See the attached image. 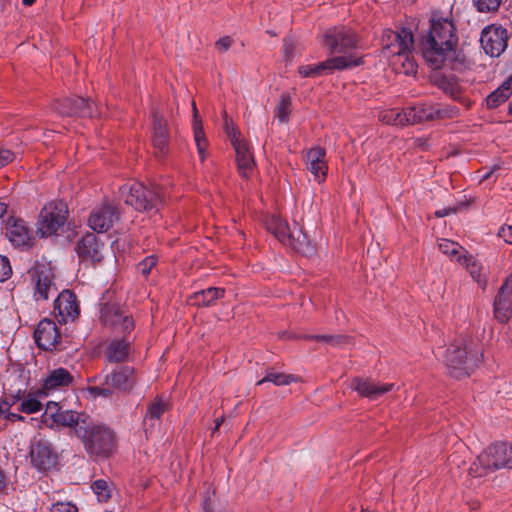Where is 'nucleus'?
Masks as SVG:
<instances>
[{
  "label": "nucleus",
  "instance_id": "7ed1b4c3",
  "mask_svg": "<svg viewBox=\"0 0 512 512\" xmlns=\"http://www.w3.org/2000/svg\"><path fill=\"white\" fill-rule=\"evenodd\" d=\"M481 361L480 350L463 338L455 340L445 354V364L455 378L468 376Z\"/></svg>",
  "mask_w": 512,
  "mask_h": 512
},
{
  "label": "nucleus",
  "instance_id": "f8f14e48",
  "mask_svg": "<svg viewBox=\"0 0 512 512\" xmlns=\"http://www.w3.org/2000/svg\"><path fill=\"white\" fill-rule=\"evenodd\" d=\"M408 108L412 125L422 121L453 118L458 115V109L454 107L435 105L427 102L417 103Z\"/></svg>",
  "mask_w": 512,
  "mask_h": 512
},
{
  "label": "nucleus",
  "instance_id": "0e129e2a",
  "mask_svg": "<svg viewBox=\"0 0 512 512\" xmlns=\"http://www.w3.org/2000/svg\"><path fill=\"white\" fill-rule=\"evenodd\" d=\"M416 143H417L418 146L424 147L425 143H426V140H424L422 138H419V139L416 140Z\"/></svg>",
  "mask_w": 512,
  "mask_h": 512
},
{
  "label": "nucleus",
  "instance_id": "c9c22d12",
  "mask_svg": "<svg viewBox=\"0 0 512 512\" xmlns=\"http://www.w3.org/2000/svg\"><path fill=\"white\" fill-rule=\"evenodd\" d=\"M192 106H193V114H194V121H193L194 140L196 143L199 157L203 161L206 158V148L208 145V140L205 136L202 122L198 118V111H197L195 102L192 103Z\"/></svg>",
  "mask_w": 512,
  "mask_h": 512
},
{
  "label": "nucleus",
  "instance_id": "4be33fe9",
  "mask_svg": "<svg viewBox=\"0 0 512 512\" xmlns=\"http://www.w3.org/2000/svg\"><path fill=\"white\" fill-rule=\"evenodd\" d=\"M54 314L59 323L74 321L79 314L76 296L68 290L61 292L54 302Z\"/></svg>",
  "mask_w": 512,
  "mask_h": 512
},
{
  "label": "nucleus",
  "instance_id": "b1692460",
  "mask_svg": "<svg viewBox=\"0 0 512 512\" xmlns=\"http://www.w3.org/2000/svg\"><path fill=\"white\" fill-rule=\"evenodd\" d=\"M34 338L38 347L44 350L56 348L60 334L55 322L47 318L41 320L35 329Z\"/></svg>",
  "mask_w": 512,
  "mask_h": 512
},
{
  "label": "nucleus",
  "instance_id": "c03bdc74",
  "mask_svg": "<svg viewBox=\"0 0 512 512\" xmlns=\"http://www.w3.org/2000/svg\"><path fill=\"white\" fill-rule=\"evenodd\" d=\"M91 488L100 502H105L111 497L109 485L107 481L103 479L95 480L92 483Z\"/></svg>",
  "mask_w": 512,
  "mask_h": 512
},
{
  "label": "nucleus",
  "instance_id": "4c0bfd02",
  "mask_svg": "<svg viewBox=\"0 0 512 512\" xmlns=\"http://www.w3.org/2000/svg\"><path fill=\"white\" fill-rule=\"evenodd\" d=\"M168 408L169 403L167 400H165L162 396L156 397L147 406V411L144 418L145 424H147L148 421L153 422L160 419V417L168 410Z\"/></svg>",
  "mask_w": 512,
  "mask_h": 512
},
{
  "label": "nucleus",
  "instance_id": "3c124183",
  "mask_svg": "<svg viewBox=\"0 0 512 512\" xmlns=\"http://www.w3.org/2000/svg\"><path fill=\"white\" fill-rule=\"evenodd\" d=\"M17 403V395L12 396L11 398L6 397L0 403V416L5 417L8 412L11 411V407Z\"/></svg>",
  "mask_w": 512,
  "mask_h": 512
},
{
  "label": "nucleus",
  "instance_id": "5701e85b",
  "mask_svg": "<svg viewBox=\"0 0 512 512\" xmlns=\"http://www.w3.org/2000/svg\"><path fill=\"white\" fill-rule=\"evenodd\" d=\"M350 386L360 396L371 401L379 399L385 393L392 391L395 388V384L393 383H379L363 378H354L351 381Z\"/></svg>",
  "mask_w": 512,
  "mask_h": 512
},
{
  "label": "nucleus",
  "instance_id": "79ce46f5",
  "mask_svg": "<svg viewBox=\"0 0 512 512\" xmlns=\"http://www.w3.org/2000/svg\"><path fill=\"white\" fill-rule=\"evenodd\" d=\"M204 512H227L224 502L219 500L215 493L209 494L203 500Z\"/></svg>",
  "mask_w": 512,
  "mask_h": 512
},
{
  "label": "nucleus",
  "instance_id": "338daca9",
  "mask_svg": "<svg viewBox=\"0 0 512 512\" xmlns=\"http://www.w3.org/2000/svg\"><path fill=\"white\" fill-rule=\"evenodd\" d=\"M509 112L512 114V102L509 104Z\"/></svg>",
  "mask_w": 512,
  "mask_h": 512
},
{
  "label": "nucleus",
  "instance_id": "72a5a7b5",
  "mask_svg": "<svg viewBox=\"0 0 512 512\" xmlns=\"http://www.w3.org/2000/svg\"><path fill=\"white\" fill-rule=\"evenodd\" d=\"M438 248L452 261H456L459 264L467 261L468 252L457 242L443 238L438 241Z\"/></svg>",
  "mask_w": 512,
  "mask_h": 512
},
{
  "label": "nucleus",
  "instance_id": "20e7f679",
  "mask_svg": "<svg viewBox=\"0 0 512 512\" xmlns=\"http://www.w3.org/2000/svg\"><path fill=\"white\" fill-rule=\"evenodd\" d=\"M265 225L282 244L304 255L314 252L310 239L303 233L298 223L294 222L291 227L280 216L272 214L266 218Z\"/></svg>",
  "mask_w": 512,
  "mask_h": 512
},
{
  "label": "nucleus",
  "instance_id": "864d4df0",
  "mask_svg": "<svg viewBox=\"0 0 512 512\" xmlns=\"http://www.w3.org/2000/svg\"><path fill=\"white\" fill-rule=\"evenodd\" d=\"M14 159V154L8 149L0 148V169Z\"/></svg>",
  "mask_w": 512,
  "mask_h": 512
},
{
  "label": "nucleus",
  "instance_id": "2eb2a0df",
  "mask_svg": "<svg viewBox=\"0 0 512 512\" xmlns=\"http://www.w3.org/2000/svg\"><path fill=\"white\" fill-rule=\"evenodd\" d=\"M30 458L36 469L47 471L55 467L58 455L49 441L40 439L32 443Z\"/></svg>",
  "mask_w": 512,
  "mask_h": 512
},
{
  "label": "nucleus",
  "instance_id": "ddd939ff",
  "mask_svg": "<svg viewBox=\"0 0 512 512\" xmlns=\"http://www.w3.org/2000/svg\"><path fill=\"white\" fill-rule=\"evenodd\" d=\"M507 42L508 32L500 25H489L481 32V47L491 57H499L507 48Z\"/></svg>",
  "mask_w": 512,
  "mask_h": 512
},
{
  "label": "nucleus",
  "instance_id": "603ef678",
  "mask_svg": "<svg viewBox=\"0 0 512 512\" xmlns=\"http://www.w3.org/2000/svg\"><path fill=\"white\" fill-rule=\"evenodd\" d=\"M295 45L292 40L286 39L283 43V54L285 57V60L288 62H291L295 56L294 53Z\"/></svg>",
  "mask_w": 512,
  "mask_h": 512
},
{
  "label": "nucleus",
  "instance_id": "f257e3e1",
  "mask_svg": "<svg viewBox=\"0 0 512 512\" xmlns=\"http://www.w3.org/2000/svg\"><path fill=\"white\" fill-rule=\"evenodd\" d=\"M456 42L457 37L452 21L433 15L429 30L421 40L422 56L432 69H440L451 57Z\"/></svg>",
  "mask_w": 512,
  "mask_h": 512
},
{
  "label": "nucleus",
  "instance_id": "a19ab883",
  "mask_svg": "<svg viewBox=\"0 0 512 512\" xmlns=\"http://www.w3.org/2000/svg\"><path fill=\"white\" fill-rule=\"evenodd\" d=\"M291 100L287 95H282L279 103L275 107V117L279 122L284 123L289 119L290 111H291Z\"/></svg>",
  "mask_w": 512,
  "mask_h": 512
},
{
  "label": "nucleus",
  "instance_id": "4d7b16f0",
  "mask_svg": "<svg viewBox=\"0 0 512 512\" xmlns=\"http://www.w3.org/2000/svg\"><path fill=\"white\" fill-rule=\"evenodd\" d=\"M231 44H232V40L230 37L226 36V37H222L220 38L216 43V48L220 51H227L230 47H231Z\"/></svg>",
  "mask_w": 512,
  "mask_h": 512
},
{
  "label": "nucleus",
  "instance_id": "1a4fd4ad",
  "mask_svg": "<svg viewBox=\"0 0 512 512\" xmlns=\"http://www.w3.org/2000/svg\"><path fill=\"white\" fill-rule=\"evenodd\" d=\"M358 39L356 34L346 27H334L328 29L324 34V44L332 54H343L342 56H355L351 53L357 47Z\"/></svg>",
  "mask_w": 512,
  "mask_h": 512
},
{
  "label": "nucleus",
  "instance_id": "9d476101",
  "mask_svg": "<svg viewBox=\"0 0 512 512\" xmlns=\"http://www.w3.org/2000/svg\"><path fill=\"white\" fill-rule=\"evenodd\" d=\"M362 64L361 57L355 56H335L321 62L317 65H303L299 67V74L303 77L320 76L326 72L334 70L352 69Z\"/></svg>",
  "mask_w": 512,
  "mask_h": 512
},
{
  "label": "nucleus",
  "instance_id": "e433bc0d",
  "mask_svg": "<svg viewBox=\"0 0 512 512\" xmlns=\"http://www.w3.org/2000/svg\"><path fill=\"white\" fill-rule=\"evenodd\" d=\"M16 395L17 402H19V405L17 407L18 412L34 414L42 410L43 405L35 394L28 393L27 395L21 397L20 391H18Z\"/></svg>",
  "mask_w": 512,
  "mask_h": 512
},
{
  "label": "nucleus",
  "instance_id": "e2e57ef3",
  "mask_svg": "<svg viewBox=\"0 0 512 512\" xmlns=\"http://www.w3.org/2000/svg\"><path fill=\"white\" fill-rule=\"evenodd\" d=\"M4 485H5V477H4L3 472L0 470V490L4 487Z\"/></svg>",
  "mask_w": 512,
  "mask_h": 512
},
{
  "label": "nucleus",
  "instance_id": "a211bd4d",
  "mask_svg": "<svg viewBox=\"0 0 512 512\" xmlns=\"http://www.w3.org/2000/svg\"><path fill=\"white\" fill-rule=\"evenodd\" d=\"M229 136L235 149L239 172L243 177H248L255 166L254 157L250 147L247 142L241 138L240 133L233 130L232 133L229 132Z\"/></svg>",
  "mask_w": 512,
  "mask_h": 512
},
{
  "label": "nucleus",
  "instance_id": "473e14b6",
  "mask_svg": "<svg viewBox=\"0 0 512 512\" xmlns=\"http://www.w3.org/2000/svg\"><path fill=\"white\" fill-rule=\"evenodd\" d=\"M389 61L394 70L398 73L414 75L417 72V64L412 55V50H408L401 55L397 54Z\"/></svg>",
  "mask_w": 512,
  "mask_h": 512
},
{
  "label": "nucleus",
  "instance_id": "2f4dec72",
  "mask_svg": "<svg viewBox=\"0 0 512 512\" xmlns=\"http://www.w3.org/2000/svg\"><path fill=\"white\" fill-rule=\"evenodd\" d=\"M225 290L218 287H209L207 289L195 292L191 296L194 305L209 307L215 304L218 299L224 296Z\"/></svg>",
  "mask_w": 512,
  "mask_h": 512
},
{
  "label": "nucleus",
  "instance_id": "c85d7f7f",
  "mask_svg": "<svg viewBox=\"0 0 512 512\" xmlns=\"http://www.w3.org/2000/svg\"><path fill=\"white\" fill-rule=\"evenodd\" d=\"M152 143L154 148L158 151V153L164 154L167 151V123L162 118V116L158 115L157 113L154 114Z\"/></svg>",
  "mask_w": 512,
  "mask_h": 512
},
{
  "label": "nucleus",
  "instance_id": "49530a36",
  "mask_svg": "<svg viewBox=\"0 0 512 512\" xmlns=\"http://www.w3.org/2000/svg\"><path fill=\"white\" fill-rule=\"evenodd\" d=\"M310 339H315L317 341L326 342L332 346H338L341 345L346 341V338L340 335H315V336H308Z\"/></svg>",
  "mask_w": 512,
  "mask_h": 512
},
{
  "label": "nucleus",
  "instance_id": "052dcab7",
  "mask_svg": "<svg viewBox=\"0 0 512 512\" xmlns=\"http://www.w3.org/2000/svg\"><path fill=\"white\" fill-rule=\"evenodd\" d=\"M7 205L4 202H0V219L6 214Z\"/></svg>",
  "mask_w": 512,
  "mask_h": 512
},
{
  "label": "nucleus",
  "instance_id": "39448f33",
  "mask_svg": "<svg viewBox=\"0 0 512 512\" xmlns=\"http://www.w3.org/2000/svg\"><path fill=\"white\" fill-rule=\"evenodd\" d=\"M501 468H512V445L504 442L486 448L469 467V474L480 478Z\"/></svg>",
  "mask_w": 512,
  "mask_h": 512
},
{
  "label": "nucleus",
  "instance_id": "6e6552de",
  "mask_svg": "<svg viewBox=\"0 0 512 512\" xmlns=\"http://www.w3.org/2000/svg\"><path fill=\"white\" fill-rule=\"evenodd\" d=\"M68 208L62 202H50L40 212L38 220V234L41 237L52 236L57 233L67 219Z\"/></svg>",
  "mask_w": 512,
  "mask_h": 512
},
{
  "label": "nucleus",
  "instance_id": "6e6d98bb",
  "mask_svg": "<svg viewBox=\"0 0 512 512\" xmlns=\"http://www.w3.org/2000/svg\"><path fill=\"white\" fill-rule=\"evenodd\" d=\"M498 236L506 243L512 244V226L501 227L498 231Z\"/></svg>",
  "mask_w": 512,
  "mask_h": 512
},
{
  "label": "nucleus",
  "instance_id": "774afa93",
  "mask_svg": "<svg viewBox=\"0 0 512 512\" xmlns=\"http://www.w3.org/2000/svg\"><path fill=\"white\" fill-rule=\"evenodd\" d=\"M2 7H3V2L0 1V9H2Z\"/></svg>",
  "mask_w": 512,
  "mask_h": 512
},
{
  "label": "nucleus",
  "instance_id": "37998d69",
  "mask_svg": "<svg viewBox=\"0 0 512 512\" xmlns=\"http://www.w3.org/2000/svg\"><path fill=\"white\" fill-rule=\"evenodd\" d=\"M476 10L480 13L497 12L503 3V0H472Z\"/></svg>",
  "mask_w": 512,
  "mask_h": 512
},
{
  "label": "nucleus",
  "instance_id": "de8ad7c7",
  "mask_svg": "<svg viewBox=\"0 0 512 512\" xmlns=\"http://www.w3.org/2000/svg\"><path fill=\"white\" fill-rule=\"evenodd\" d=\"M12 274L9 259L0 255V282L6 281Z\"/></svg>",
  "mask_w": 512,
  "mask_h": 512
},
{
  "label": "nucleus",
  "instance_id": "423d86ee",
  "mask_svg": "<svg viewBox=\"0 0 512 512\" xmlns=\"http://www.w3.org/2000/svg\"><path fill=\"white\" fill-rule=\"evenodd\" d=\"M120 195L127 205L138 211H158L161 196L156 186L147 187L140 182L125 184L120 188Z\"/></svg>",
  "mask_w": 512,
  "mask_h": 512
},
{
  "label": "nucleus",
  "instance_id": "4468645a",
  "mask_svg": "<svg viewBox=\"0 0 512 512\" xmlns=\"http://www.w3.org/2000/svg\"><path fill=\"white\" fill-rule=\"evenodd\" d=\"M105 385L122 393L131 392L137 384V377L133 367L128 365L117 366L104 377Z\"/></svg>",
  "mask_w": 512,
  "mask_h": 512
},
{
  "label": "nucleus",
  "instance_id": "a878e982",
  "mask_svg": "<svg viewBox=\"0 0 512 512\" xmlns=\"http://www.w3.org/2000/svg\"><path fill=\"white\" fill-rule=\"evenodd\" d=\"M54 276L49 268L41 267L35 270L33 274L34 298L36 301L47 300L50 295L57 291L54 284Z\"/></svg>",
  "mask_w": 512,
  "mask_h": 512
},
{
  "label": "nucleus",
  "instance_id": "7c9ffc66",
  "mask_svg": "<svg viewBox=\"0 0 512 512\" xmlns=\"http://www.w3.org/2000/svg\"><path fill=\"white\" fill-rule=\"evenodd\" d=\"M379 121L388 125L394 126H405L412 125L410 121V112L409 108H391L385 109L379 112L378 115Z\"/></svg>",
  "mask_w": 512,
  "mask_h": 512
},
{
  "label": "nucleus",
  "instance_id": "f3484780",
  "mask_svg": "<svg viewBox=\"0 0 512 512\" xmlns=\"http://www.w3.org/2000/svg\"><path fill=\"white\" fill-rule=\"evenodd\" d=\"M54 109L61 116L93 117L96 114L93 104L82 97L64 98L54 103Z\"/></svg>",
  "mask_w": 512,
  "mask_h": 512
},
{
  "label": "nucleus",
  "instance_id": "680f3d73",
  "mask_svg": "<svg viewBox=\"0 0 512 512\" xmlns=\"http://www.w3.org/2000/svg\"><path fill=\"white\" fill-rule=\"evenodd\" d=\"M223 420H224V419H223V417H221V418H219V419H217V420H216V422H215V427H214L213 432H215L216 430H218V429H219V427H220V425L222 424Z\"/></svg>",
  "mask_w": 512,
  "mask_h": 512
},
{
  "label": "nucleus",
  "instance_id": "13d9d810",
  "mask_svg": "<svg viewBox=\"0 0 512 512\" xmlns=\"http://www.w3.org/2000/svg\"><path fill=\"white\" fill-rule=\"evenodd\" d=\"M4 419L6 420H9L11 422H16V421H25V417L20 415L18 412H8V414L5 415Z\"/></svg>",
  "mask_w": 512,
  "mask_h": 512
},
{
  "label": "nucleus",
  "instance_id": "f704fd0d",
  "mask_svg": "<svg viewBox=\"0 0 512 512\" xmlns=\"http://www.w3.org/2000/svg\"><path fill=\"white\" fill-rule=\"evenodd\" d=\"M512 94V76L505 80L501 86L490 93L486 98L487 107L495 109L504 103Z\"/></svg>",
  "mask_w": 512,
  "mask_h": 512
},
{
  "label": "nucleus",
  "instance_id": "9b49d317",
  "mask_svg": "<svg viewBox=\"0 0 512 512\" xmlns=\"http://www.w3.org/2000/svg\"><path fill=\"white\" fill-rule=\"evenodd\" d=\"M382 45L384 53L389 59L397 54L401 55L408 50H412L414 45L412 31L408 28H401L399 31L384 30Z\"/></svg>",
  "mask_w": 512,
  "mask_h": 512
},
{
  "label": "nucleus",
  "instance_id": "f03ea898",
  "mask_svg": "<svg viewBox=\"0 0 512 512\" xmlns=\"http://www.w3.org/2000/svg\"><path fill=\"white\" fill-rule=\"evenodd\" d=\"M77 437L83 443L85 451L92 457H109L116 449L113 431L103 424L94 422L90 417L85 425L77 429Z\"/></svg>",
  "mask_w": 512,
  "mask_h": 512
},
{
  "label": "nucleus",
  "instance_id": "dca6fc26",
  "mask_svg": "<svg viewBox=\"0 0 512 512\" xmlns=\"http://www.w3.org/2000/svg\"><path fill=\"white\" fill-rule=\"evenodd\" d=\"M101 321L105 326L119 329L121 332H130L134 328L133 319L115 303L105 304L101 309Z\"/></svg>",
  "mask_w": 512,
  "mask_h": 512
},
{
  "label": "nucleus",
  "instance_id": "58836bf2",
  "mask_svg": "<svg viewBox=\"0 0 512 512\" xmlns=\"http://www.w3.org/2000/svg\"><path fill=\"white\" fill-rule=\"evenodd\" d=\"M461 265L465 266L472 278L477 281L481 287L486 286V279L482 277V266L478 263L470 254H467V261L461 262Z\"/></svg>",
  "mask_w": 512,
  "mask_h": 512
},
{
  "label": "nucleus",
  "instance_id": "393cba45",
  "mask_svg": "<svg viewBox=\"0 0 512 512\" xmlns=\"http://www.w3.org/2000/svg\"><path fill=\"white\" fill-rule=\"evenodd\" d=\"M104 244L94 234H87L76 244L75 250L82 261L100 262L103 258Z\"/></svg>",
  "mask_w": 512,
  "mask_h": 512
},
{
  "label": "nucleus",
  "instance_id": "bb28decb",
  "mask_svg": "<svg viewBox=\"0 0 512 512\" xmlns=\"http://www.w3.org/2000/svg\"><path fill=\"white\" fill-rule=\"evenodd\" d=\"M326 151L321 147L311 148L306 153V167L314 176V179L321 183L325 180L327 174V163L325 160Z\"/></svg>",
  "mask_w": 512,
  "mask_h": 512
},
{
  "label": "nucleus",
  "instance_id": "0eeeda50",
  "mask_svg": "<svg viewBox=\"0 0 512 512\" xmlns=\"http://www.w3.org/2000/svg\"><path fill=\"white\" fill-rule=\"evenodd\" d=\"M43 422L51 428L69 427L72 428L77 436V429L85 425L89 416L84 413H78L73 410L64 409V407L54 401H50L46 405V409L42 415Z\"/></svg>",
  "mask_w": 512,
  "mask_h": 512
},
{
  "label": "nucleus",
  "instance_id": "c756f323",
  "mask_svg": "<svg viewBox=\"0 0 512 512\" xmlns=\"http://www.w3.org/2000/svg\"><path fill=\"white\" fill-rule=\"evenodd\" d=\"M130 353V346L126 339L111 340L106 349L105 357L110 363L124 362Z\"/></svg>",
  "mask_w": 512,
  "mask_h": 512
},
{
  "label": "nucleus",
  "instance_id": "ea45409f",
  "mask_svg": "<svg viewBox=\"0 0 512 512\" xmlns=\"http://www.w3.org/2000/svg\"><path fill=\"white\" fill-rule=\"evenodd\" d=\"M296 378L290 374H283L275 370L268 371L266 376L257 382V385H262L265 382H271L276 386L288 385L295 381Z\"/></svg>",
  "mask_w": 512,
  "mask_h": 512
},
{
  "label": "nucleus",
  "instance_id": "bf43d9fd",
  "mask_svg": "<svg viewBox=\"0 0 512 512\" xmlns=\"http://www.w3.org/2000/svg\"><path fill=\"white\" fill-rule=\"evenodd\" d=\"M450 211L451 210H448V209L438 210V211L435 212V215L437 217L441 218V217H444V216L448 215Z\"/></svg>",
  "mask_w": 512,
  "mask_h": 512
},
{
  "label": "nucleus",
  "instance_id": "8fccbe9b",
  "mask_svg": "<svg viewBox=\"0 0 512 512\" xmlns=\"http://www.w3.org/2000/svg\"><path fill=\"white\" fill-rule=\"evenodd\" d=\"M88 392L93 397H104V398H107V397L111 396V394L113 392V389L109 388L108 386H106V387L93 386V387H89L88 388Z\"/></svg>",
  "mask_w": 512,
  "mask_h": 512
},
{
  "label": "nucleus",
  "instance_id": "cd10ccee",
  "mask_svg": "<svg viewBox=\"0 0 512 512\" xmlns=\"http://www.w3.org/2000/svg\"><path fill=\"white\" fill-rule=\"evenodd\" d=\"M74 380L73 375L65 368H56L48 372L43 380V391L46 395L60 389L68 387Z\"/></svg>",
  "mask_w": 512,
  "mask_h": 512
},
{
  "label": "nucleus",
  "instance_id": "a18cd8bd",
  "mask_svg": "<svg viewBox=\"0 0 512 512\" xmlns=\"http://www.w3.org/2000/svg\"><path fill=\"white\" fill-rule=\"evenodd\" d=\"M157 259L155 256L150 255L143 259L137 266V270L143 276H148L152 268L156 265Z\"/></svg>",
  "mask_w": 512,
  "mask_h": 512
},
{
  "label": "nucleus",
  "instance_id": "6ab92c4d",
  "mask_svg": "<svg viewBox=\"0 0 512 512\" xmlns=\"http://www.w3.org/2000/svg\"><path fill=\"white\" fill-rule=\"evenodd\" d=\"M6 237L15 247H30L33 230L23 219L10 217L6 223Z\"/></svg>",
  "mask_w": 512,
  "mask_h": 512
},
{
  "label": "nucleus",
  "instance_id": "09e8293b",
  "mask_svg": "<svg viewBox=\"0 0 512 512\" xmlns=\"http://www.w3.org/2000/svg\"><path fill=\"white\" fill-rule=\"evenodd\" d=\"M50 512H79L76 505L71 502H57L52 505Z\"/></svg>",
  "mask_w": 512,
  "mask_h": 512
},
{
  "label": "nucleus",
  "instance_id": "69168bd1",
  "mask_svg": "<svg viewBox=\"0 0 512 512\" xmlns=\"http://www.w3.org/2000/svg\"><path fill=\"white\" fill-rule=\"evenodd\" d=\"M36 0H22V3L26 6H31Z\"/></svg>",
  "mask_w": 512,
  "mask_h": 512
},
{
  "label": "nucleus",
  "instance_id": "aec40b11",
  "mask_svg": "<svg viewBox=\"0 0 512 512\" xmlns=\"http://www.w3.org/2000/svg\"><path fill=\"white\" fill-rule=\"evenodd\" d=\"M118 220V210L115 206L105 203L93 209L88 219L90 228L98 233L108 231Z\"/></svg>",
  "mask_w": 512,
  "mask_h": 512
},
{
  "label": "nucleus",
  "instance_id": "412c9836",
  "mask_svg": "<svg viewBox=\"0 0 512 512\" xmlns=\"http://www.w3.org/2000/svg\"><path fill=\"white\" fill-rule=\"evenodd\" d=\"M494 315L502 323L507 322L512 316V274L498 290L494 300Z\"/></svg>",
  "mask_w": 512,
  "mask_h": 512
},
{
  "label": "nucleus",
  "instance_id": "5fc2aeb1",
  "mask_svg": "<svg viewBox=\"0 0 512 512\" xmlns=\"http://www.w3.org/2000/svg\"><path fill=\"white\" fill-rule=\"evenodd\" d=\"M501 168H502V165L500 163H498V164H494L489 169L481 170L480 171L481 175H480L479 181L483 182V181L489 179L497 170H500Z\"/></svg>",
  "mask_w": 512,
  "mask_h": 512
}]
</instances>
